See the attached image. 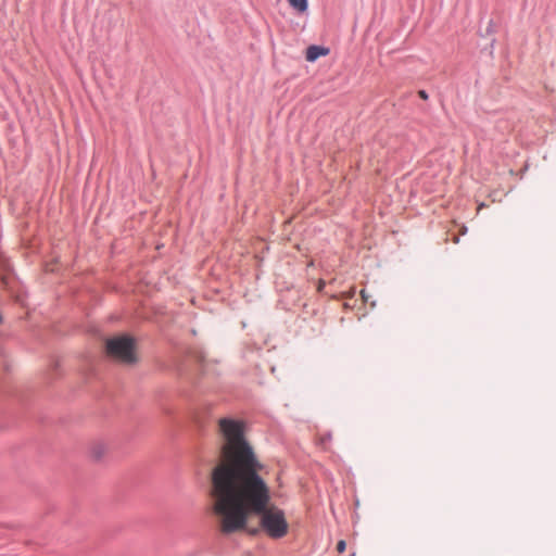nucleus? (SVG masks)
Returning <instances> with one entry per match:
<instances>
[{
    "label": "nucleus",
    "mask_w": 556,
    "mask_h": 556,
    "mask_svg": "<svg viewBox=\"0 0 556 556\" xmlns=\"http://www.w3.org/2000/svg\"><path fill=\"white\" fill-rule=\"evenodd\" d=\"M218 431L223 438L218 460L211 472V497L229 491L240 483L245 491L257 495L264 489L261 471L264 465L244 435V424L239 419L220 418Z\"/></svg>",
    "instance_id": "obj_1"
},
{
    "label": "nucleus",
    "mask_w": 556,
    "mask_h": 556,
    "mask_svg": "<svg viewBox=\"0 0 556 556\" xmlns=\"http://www.w3.org/2000/svg\"><path fill=\"white\" fill-rule=\"evenodd\" d=\"M264 489L251 495L242 483L212 497L213 511L218 517L219 530L230 534L247 529L252 515L261 516V526L270 538L279 539L287 534L288 522L281 509L271 506L270 490L263 479Z\"/></svg>",
    "instance_id": "obj_2"
},
{
    "label": "nucleus",
    "mask_w": 556,
    "mask_h": 556,
    "mask_svg": "<svg viewBox=\"0 0 556 556\" xmlns=\"http://www.w3.org/2000/svg\"><path fill=\"white\" fill-rule=\"evenodd\" d=\"M105 350L109 357L122 364L137 362L136 343L129 336H118L106 340Z\"/></svg>",
    "instance_id": "obj_3"
},
{
    "label": "nucleus",
    "mask_w": 556,
    "mask_h": 556,
    "mask_svg": "<svg viewBox=\"0 0 556 556\" xmlns=\"http://www.w3.org/2000/svg\"><path fill=\"white\" fill-rule=\"evenodd\" d=\"M109 452V445L102 441L92 442L89 446V457L94 462L102 460Z\"/></svg>",
    "instance_id": "obj_4"
},
{
    "label": "nucleus",
    "mask_w": 556,
    "mask_h": 556,
    "mask_svg": "<svg viewBox=\"0 0 556 556\" xmlns=\"http://www.w3.org/2000/svg\"><path fill=\"white\" fill-rule=\"evenodd\" d=\"M328 50L318 46H309L306 50V60L308 62L316 61L319 56L326 55Z\"/></svg>",
    "instance_id": "obj_5"
},
{
    "label": "nucleus",
    "mask_w": 556,
    "mask_h": 556,
    "mask_svg": "<svg viewBox=\"0 0 556 556\" xmlns=\"http://www.w3.org/2000/svg\"><path fill=\"white\" fill-rule=\"evenodd\" d=\"M288 3L298 13H305L308 9V0H288Z\"/></svg>",
    "instance_id": "obj_6"
},
{
    "label": "nucleus",
    "mask_w": 556,
    "mask_h": 556,
    "mask_svg": "<svg viewBox=\"0 0 556 556\" xmlns=\"http://www.w3.org/2000/svg\"><path fill=\"white\" fill-rule=\"evenodd\" d=\"M345 547H346V543H345V541L341 540V541H339V542H338V544H337V551H338L339 553H343V552L345 551Z\"/></svg>",
    "instance_id": "obj_7"
},
{
    "label": "nucleus",
    "mask_w": 556,
    "mask_h": 556,
    "mask_svg": "<svg viewBox=\"0 0 556 556\" xmlns=\"http://www.w3.org/2000/svg\"><path fill=\"white\" fill-rule=\"evenodd\" d=\"M361 296H362V299H363V301H364V302H367V301H368V298H369V296H368V294H367L366 290H364V289H363V290H361Z\"/></svg>",
    "instance_id": "obj_8"
},
{
    "label": "nucleus",
    "mask_w": 556,
    "mask_h": 556,
    "mask_svg": "<svg viewBox=\"0 0 556 556\" xmlns=\"http://www.w3.org/2000/svg\"><path fill=\"white\" fill-rule=\"evenodd\" d=\"M418 96L424 100L428 99V94L425 90H419Z\"/></svg>",
    "instance_id": "obj_9"
},
{
    "label": "nucleus",
    "mask_w": 556,
    "mask_h": 556,
    "mask_svg": "<svg viewBox=\"0 0 556 556\" xmlns=\"http://www.w3.org/2000/svg\"><path fill=\"white\" fill-rule=\"evenodd\" d=\"M325 287V281L324 280H319L318 282V291H321Z\"/></svg>",
    "instance_id": "obj_10"
},
{
    "label": "nucleus",
    "mask_w": 556,
    "mask_h": 556,
    "mask_svg": "<svg viewBox=\"0 0 556 556\" xmlns=\"http://www.w3.org/2000/svg\"><path fill=\"white\" fill-rule=\"evenodd\" d=\"M249 532H250L251 534H255V533H257V529H250V530H249Z\"/></svg>",
    "instance_id": "obj_11"
}]
</instances>
